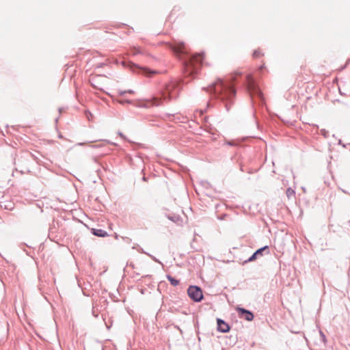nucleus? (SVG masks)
<instances>
[{"mask_svg": "<svg viewBox=\"0 0 350 350\" xmlns=\"http://www.w3.org/2000/svg\"><path fill=\"white\" fill-rule=\"evenodd\" d=\"M241 75L240 72H236L235 76L232 77L231 81L229 82L218 79L205 88L212 98L219 100L224 103L226 111L230 110L236 96V90L232 83L235 81L236 76Z\"/></svg>", "mask_w": 350, "mask_h": 350, "instance_id": "obj_1", "label": "nucleus"}, {"mask_svg": "<svg viewBox=\"0 0 350 350\" xmlns=\"http://www.w3.org/2000/svg\"><path fill=\"white\" fill-rule=\"evenodd\" d=\"M204 53H196L187 55L183 61V65L189 75H196L202 64Z\"/></svg>", "mask_w": 350, "mask_h": 350, "instance_id": "obj_2", "label": "nucleus"}, {"mask_svg": "<svg viewBox=\"0 0 350 350\" xmlns=\"http://www.w3.org/2000/svg\"><path fill=\"white\" fill-rule=\"evenodd\" d=\"M179 89L177 85L174 82H170L165 85L161 92V98L165 101H169L178 97Z\"/></svg>", "mask_w": 350, "mask_h": 350, "instance_id": "obj_3", "label": "nucleus"}, {"mask_svg": "<svg viewBox=\"0 0 350 350\" xmlns=\"http://www.w3.org/2000/svg\"><path fill=\"white\" fill-rule=\"evenodd\" d=\"M244 83L246 85L247 90L251 95H256L260 98H262V93L256 85L254 78L250 74H247L244 77Z\"/></svg>", "mask_w": 350, "mask_h": 350, "instance_id": "obj_4", "label": "nucleus"}, {"mask_svg": "<svg viewBox=\"0 0 350 350\" xmlns=\"http://www.w3.org/2000/svg\"><path fill=\"white\" fill-rule=\"evenodd\" d=\"M187 294L194 302H200L204 298L202 288L196 285L189 286L187 288Z\"/></svg>", "mask_w": 350, "mask_h": 350, "instance_id": "obj_5", "label": "nucleus"}, {"mask_svg": "<svg viewBox=\"0 0 350 350\" xmlns=\"http://www.w3.org/2000/svg\"><path fill=\"white\" fill-rule=\"evenodd\" d=\"M236 311L240 319H245L247 321H251L254 319V315L253 312L249 310L238 306L236 308Z\"/></svg>", "mask_w": 350, "mask_h": 350, "instance_id": "obj_6", "label": "nucleus"}, {"mask_svg": "<svg viewBox=\"0 0 350 350\" xmlns=\"http://www.w3.org/2000/svg\"><path fill=\"white\" fill-rule=\"evenodd\" d=\"M263 252H266L267 254H269V247L268 245H265L256 250L247 260L244 261L243 264L255 260L258 256H262Z\"/></svg>", "mask_w": 350, "mask_h": 350, "instance_id": "obj_7", "label": "nucleus"}, {"mask_svg": "<svg viewBox=\"0 0 350 350\" xmlns=\"http://www.w3.org/2000/svg\"><path fill=\"white\" fill-rule=\"evenodd\" d=\"M161 105L160 100L156 97L153 98L152 100H147L146 102H140L135 105L137 107L148 108L150 105L159 106Z\"/></svg>", "mask_w": 350, "mask_h": 350, "instance_id": "obj_8", "label": "nucleus"}, {"mask_svg": "<svg viewBox=\"0 0 350 350\" xmlns=\"http://www.w3.org/2000/svg\"><path fill=\"white\" fill-rule=\"evenodd\" d=\"M217 330L221 333H227L230 331V325L224 321L223 319L219 318L217 319Z\"/></svg>", "mask_w": 350, "mask_h": 350, "instance_id": "obj_9", "label": "nucleus"}, {"mask_svg": "<svg viewBox=\"0 0 350 350\" xmlns=\"http://www.w3.org/2000/svg\"><path fill=\"white\" fill-rule=\"evenodd\" d=\"M103 77V75H97V76H95V77H93L90 78V83L91 85L94 88H95V89L102 90V88L100 85L99 81Z\"/></svg>", "mask_w": 350, "mask_h": 350, "instance_id": "obj_10", "label": "nucleus"}, {"mask_svg": "<svg viewBox=\"0 0 350 350\" xmlns=\"http://www.w3.org/2000/svg\"><path fill=\"white\" fill-rule=\"evenodd\" d=\"M92 233L98 237H105L108 236L107 232L103 229L92 228Z\"/></svg>", "mask_w": 350, "mask_h": 350, "instance_id": "obj_11", "label": "nucleus"}, {"mask_svg": "<svg viewBox=\"0 0 350 350\" xmlns=\"http://www.w3.org/2000/svg\"><path fill=\"white\" fill-rule=\"evenodd\" d=\"M166 278L167 280L170 282V284L174 286H178L180 283V281L172 277L171 275H167Z\"/></svg>", "mask_w": 350, "mask_h": 350, "instance_id": "obj_12", "label": "nucleus"}, {"mask_svg": "<svg viewBox=\"0 0 350 350\" xmlns=\"http://www.w3.org/2000/svg\"><path fill=\"white\" fill-rule=\"evenodd\" d=\"M184 43H180V45L174 49V51L177 54H184Z\"/></svg>", "mask_w": 350, "mask_h": 350, "instance_id": "obj_13", "label": "nucleus"}, {"mask_svg": "<svg viewBox=\"0 0 350 350\" xmlns=\"http://www.w3.org/2000/svg\"><path fill=\"white\" fill-rule=\"evenodd\" d=\"M286 196L288 199H291L293 197H295V191L294 189H293L291 187H288L286 191Z\"/></svg>", "mask_w": 350, "mask_h": 350, "instance_id": "obj_14", "label": "nucleus"}, {"mask_svg": "<svg viewBox=\"0 0 350 350\" xmlns=\"http://www.w3.org/2000/svg\"><path fill=\"white\" fill-rule=\"evenodd\" d=\"M118 93L120 96L124 95L126 93L129 94H134V91L133 90H118Z\"/></svg>", "mask_w": 350, "mask_h": 350, "instance_id": "obj_15", "label": "nucleus"}, {"mask_svg": "<svg viewBox=\"0 0 350 350\" xmlns=\"http://www.w3.org/2000/svg\"><path fill=\"white\" fill-rule=\"evenodd\" d=\"M321 135H322L325 138H327L329 136V132L324 129H321L320 131Z\"/></svg>", "mask_w": 350, "mask_h": 350, "instance_id": "obj_16", "label": "nucleus"}, {"mask_svg": "<svg viewBox=\"0 0 350 350\" xmlns=\"http://www.w3.org/2000/svg\"><path fill=\"white\" fill-rule=\"evenodd\" d=\"M142 70H143V73L145 75L154 74L156 72L155 71H150L148 68H142Z\"/></svg>", "mask_w": 350, "mask_h": 350, "instance_id": "obj_17", "label": "nucleus"}, {"mask_svg": "<svg viewBox=\"0 0 350 350\" xmlns=\"http://www.w3.org/2000/svg\"><path fill=\"white\" fill-rule=\"evenodd\" d=\"M119 103L122 105H124L126 103L127 104H132L133 102L130 100H128V99H122V100H119Z\"/></svg>", "mask_w": 350, "mask_h": 350, "instance_id": "obj_18", "label": "nucleus"}, {"mask_svg": "<svg viewBox=\"0 0 350 350\" xmlns=\"http://www.w3.org/2000/svg\"><path fill=\"white\" fill-rule=\"evenodd\" d=\"M147 255L149 256L154 262L161 264V262L159 260H158L155 256L150 254H147Z\"/></svg>", "mask_w": 350, "mask_h": 350, "instance_id": "obj_19", "label": "nucleus"}, {"mask_svg": "<svg viewBox=\"0 0 350 350\" xmlns=\"http://www.w3.org/2000/svg\"><path fill=\"white\" fill-rule=\"evenodd\" d=\"M253 56H254V57H260V51H258V50L254 51V52L253 53Z\"/></svg>", "mask_w": 350, "mask_h": 350, "instance_id": "obj_20", "label": "nucleus"}, {"mask_svg": "<svg viewBox=\"0 0 350 350\" xmlns=\"http://www.w3.org/2000/svg\"><path fill=\"white\" fill-rule=\"evenodd\" d=\"M320 335H321V338H322V340H323L324 342H325V341H326V338H325V334H323V332H321V331H320Z\"/></svg>", "mask_w": 350, "mask_h": 350, "instance_id": "obj_21", "label": "nucleus"}, {"mask_svg": "<svg viewBox=\"0 0 350 350\" xmlns=\"http://www.w3.org/2000/svg\"><path fill=\"white\" fill-rule=\"evenodd\" d=\"M138 252H141V253H143V254H146V255H147V254H148V253H147V252H146L143 250V248H142V247H139V248L138 249Z\"/></svg>", "mask_w": 350, "mask_h": 350, "instance_id": "obj_22", "label": "nucleus"}, {"mask_svg": "<svg viewBox=\"0 0 350 350\" xmlns=\"http://www.w3.org/2000/svg\"><path fill=\"white\" fill-rule=\"evenodd\" d=\"M92 315L95 317H98V314L96 312L94 308L92 309Z\"/></svg>", "mask_w": 350, "mask_h": 350, "instance_id": "obj_23", "label": "nucleus"}, {"mask_svg": "<svg viewBox=\"0 0 350 350\" xmlns=\"http://www.w3.org/2000/svg\"><path fill=\"white\" fill-rule=\"evenodd\" d=\"M118 135H119L121 137H122V138H125L124 135L121 132H119V133H118Z\"/></svg>", "mask_w": 350, "mask_h": 350, "instance_id": "obj_24", "label": "nucleus"}, {"mask_svg": "<svg viewBox=\"0 0 350 350\" xmlns=\"http://www.w3.org/2000/svg\"><path fill=\"white\" fill-rule=\"evenodd\" d=\"M228 144L229 146H234V142H228Z\"/></svg>", "mask_w": 350, "mask_h": 350, "instance_id": "obj_25", "label": "nucleus"}, {"mask_svg": "<svg viewBox=\"0 0 350 350\" xmlns=\"http://www.w3.org/2000/svg\"><path fill=\"white\" fill-rule=\"evenodd\" d=\"M313 126H315L317 129L319 128L318 125H317V124H314Z\"/></svg>", "mask_w": 350, "mask_h": 350, "instance_id": "obj_26", "label": "nucleus"}, {"mask_svg": "<svg viewBox=\"0 0 350 350\" xmlns=\"http://www.w3.org/2000/svg\"><path fill=\"white\" fill-rule=\"evenodd\" d=\"M59 111L61 113V111H62V108H59Z\"/></svg>", "mask_w": 350, "mask_h": 350, "instance_id": "obj_27", "label": "nucleus"}]
</instances>
